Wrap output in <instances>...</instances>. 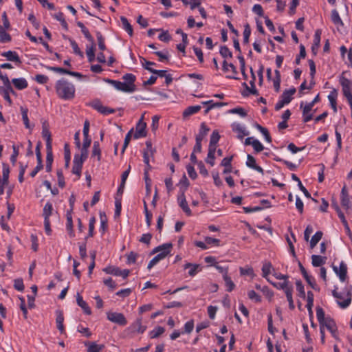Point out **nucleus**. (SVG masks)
Masks as SVG:
<instances>
[{
    "instance_id": "nucleus-27",
    "label": "nucleus",
    "mask_w": 352,
    "mask_h": 352,
    "mask_svg": "<svg viewBox=\"0 0 352 352\" xmlns=\"http://www.w3.org/2000/svg\"><path fill=\"white\" fill-rule=\"evenodd\" d=\"M232 158H233V157L230 156V157H224L222 160V161L221 162V166H222L225 168L223 171V174H227V173H230L232 172L231 162H232Z\"/></svg>"
},
{
    "instance_id": "nucleus-62",
    "label": "nucleus",
    "mask_w": 352,
    "mask_h": 352,
    "mask_svg": "<svg viewBox=\"0 0 352 352\" xmlns=\"http://www.w3.org/2000/svg\"><path fill=\"white\" fill-rule=\"evenodd\" d=\"M296 290L298 292L299 296L301 298H305V292L304 286H303L302 282L300 280H298V281H296Z\"/></svg>"
},
{
    "instance_id": "nucleus-10",
    "label": "nucleus",
    "mask_w": 352,
    "mask_h": 352,
    "mask_svg": "<svg viewBox=\"0 0 352 352\" xmlns=\"http://www.w3.org/2000/svg\"><path fill=\"white\" fill-rule=\"evenodd\" d=\"M146 124L143 121V116L140 119L138 122L136 124V130L135 133L133 134L134 139H139L141 138L146 137Z\"/></svg>"
},
{
    "instance_id": "nucleus-26",
    "label": "nucleus",
    "mask_w": 352,
    "mask_h": 352,
    "mask_svg": "<svg viewBox=\"0 0 352 352\" xmlns=\"http://www.w3.org/2000/svg\"><path fill=\"white\" fill-rule=\"evenodd\" d=\"M12 82L19 90L24 89L28 86V83L24 78H13Z\"/></svg>"
},
{
    "instance_id": "nucleus-57",
    "label": "nucleus",
    "mask_w": 352,
    "mask_h": 352,
    "mask_svg": "<svg viewBox=\"0 0 352 352\" xmlns=\"http://www.w3.org/2000/svg\"><path fill=\"white\" fill-rule=\"evenodd\" d=\"M21 115H22V119L23 121V123L27 129H30V122L28 116V109L21 108Z\"/></svg>"
},
{
    "instance_id": "nucleus-54",
    "label": "nucleus",
    "mask_w": 352,
    "mask_h": 352,
    "mask_svg": "<svg viewBox=\"0 0 352 352\" xmlns=\"http://www.w3.org/2000/svg\"><path fill=\"white\" fill-rule=\"evenodd\" d=\"M138 257V254L134 252H131L126 255V263L128 265L134 264Z\"/></svg>"
},
{
    "instance_id": "nucleus-11",
    "label": "nucleus",
    "mask_w": 352,
    "mask_h": 352,
    "mask_svg": "<svg viewBox=\"0 0 352 352\" xmlns=\"http://www.w3.org/2000/svg\"><path fill=\"white\" fill-rule=\"evenodd\" d=\"M300 108L302 109V119L304 122H308L313 118V114L311 113L312 107L308 104L301 102Z\"/></svg>"
},
{
    "instance_id": "nucleus-42",
    "label": "nucleus",
    "mask_w": 352,
    "mask_h": 352,
    "mask_svg": "<svg viewBox=\"0 0 352 352\" xmlns=\"http://www.w3.org/2000/svg\"><path fill=\"white\" fill-rule=\"evenodd\" d=\"M47 157H46V171L50 172L52 170V165L53 162V155L52 153V150H47Z\"/></svg>"
},
{
    "instance_id": "nucleus-4",
    "label": "nucleus",
    "mask_w": 352,
    "mask_h": 352,
    "mask_svg": "<svg viewBox=\"0 0 352 352\" xmlns=\"http://www.w3.org/2000/svg\"><path fill=\"white\" fill-rule=\"evenodd\" d=\"M339 82L342 86V93L344 96L346 98L351 109H352V82L349 79L342 75L340 77Z\"/></svg>"
},
{
    "instance_id": "nucleus-3",
    "label": "nucleus",
    "mask_w": 352,
    "mask_h": 352,
    "mask_svg": "<svg viewBox=\"0 0 352 352\" xmlns=\"http://www.w3.org/2000/svg\"><path fill=\"white\" fill-rule=\"evenodd\" d=\"M146 329V326L142 325V320L137 319L124 331V335L126 338H132L136 333H143Z\"/></svg>"
},
{
    "instance_id": "nucleus-51",
    "label": "nucleus",
    "mask_w": 352,
    "mask_h": 352,
    "mask_svg": "<svg viewBox=\"0 0 352 352\" xmlns=\"http://www.w3.org/2000/svg\"><path fill=\"white\" fill-rule=\"evenodd\" d=\"M133 129H131L126 135L125 136V138H124V144H123V146H122V153H124L126 148H127L130 141H131V135H132V133H133Z\"/></svg>"
},
{
    "instance_id": "nucleus-30",
    "label": "nucleus",
    "mask_w": 352,
    "mask_h": 352,
    "mask_svg": "<svg viewBox=\"0 0 352 352\" xmlns=\"http://www.w3.org/2000/svg\"><path fill=\"white\" fill-rule=\"evenodd\" d=\"M85 346H87V352H100L103 348L104 345L102 344H98L96 342H85Z\"/></svg>"
},
{
    "instance_id": "nucleus-18",
    "label": "nucleus",
    "mask_w": 352,
    "mask_h": 352,
    "mask_svg": "<svg viewBox=\"0 0 352 352\" xmlns=\"http://www.w3.org/2000/svg\"><path fill=\"white\" fill-rule=\"evenodd\" d=\"M122 79L124 80V82L131 89V92H134L135 91V76L133 74H126L122 76Z\"/></svg>"
},
{
    "instance_id": "nucleus-55",
    "label": "nucleus",
    "mask_w": 352,
    "mask_h": 352,
    "mask_svg": "<svg viewBox=\"0 0 352 352\" xmlns=\"http://www.w3.org/2000/svg\"><path fill=\"white\" fill-rule=\"evenodd\" d=\"M252 146L254 150L255 151V152H256V153H259L264 149L263 145L257 139H254V140H253V142H252Z\"/></svg>"
},
{
    "instance_id": "nucleus-47",
    "label": "nucleus",
    "mask_w": 352,
    "mask_h": 352,
    "mask_svg": "<svg viewBox=\"0 0 352 352\" xmlns=\"http://www.w3.org/2000/svg\"><path fill=\"white\" fill-rule=\"evenodd\" d=\"M11 41V36L5 30L0 26V41L1 43H8Z\"/></svg>"
},
{
    "instance_id": "nucleus-32",
    "label": "nucleus",
    "mask_w": 352,
    "mask_h": 352,
    "mask_svg": "<svg viewBox=\"0 0 352 352\" xmlns=\"http://www.w3.org/2000/svg\"><path fill=\"white\" fill-rule=\"evenodd\" d=\"M326 257H323L319 255L311 256V263L314 267H320L325 263Z\"/></svg>"
},
{
    "instance_id": "nucleus-50",
    "label": "nucleus",
    "mask_w": 352,
    "mask_h": 352,
    "mask_svg": "<svg viewBox=\"0 0 352 352\" xmlns=\"http://www.w3.org/2000/svg\"><path fill=\"white\" fill-rule=\"evenodd\" d=\"M316 317L319 322V324H322V322L327 319V317H325L324 311L322 309V308L320 307H318L316 308Z\"/></svg>"
},
{
    "instance_id": "nucleus-20",
    "label": "nucleus",
    "mask_w": 352,
    "mask_h": 352,
    "mask_svg": "<svg viewBox=\"0 0 352 352\" xmlns=\"http://www.w3.org/2000/svg\"><path fill=\"white\" fill-rule=\"evenodd\" d=\"M83 162H82L81 160H78L77 154L74 155L73 161L72 173L78 176V178H79L80 176Z\"/></svg>"
},
{
    "instance_id": "nucleus-61",
    "label": "nucleus",
    "mask_w": 352,
    "mask_h": 352,
    "mask_svg": "<svg viewBox=\"0 0 352 352\" xmlns=\"http://www.w3.org/2000/svg\"><path fill=\"white\" fill-rule=\"evenodd\" d=\"M229 112L230 113H233V114H238L239 116H240L242 118L246 116V115H247L244 109H243L241 107L232 109L229 111Z\"/></svg>"
},
{
    "instance_id": "nucleus-2",
    "label": "nucleus",
    "mask_w": 352,
    "mask_h": 352,
    "mask_svg": "<svg viewBox=\"0 0 352 352\" xmlns=\"http://www.w3.org/2000/svg\"><path fill=\"white\" fill-rule=\"evenodd\" d=\"M332 295L336 298L339 307L342 309H346L351 303L352 285L347 282L342 292H338V287L334 286Z\"/></svg>"
},
{
    "instance_id": "nucleus-58",
    "label": "nucleus",
    "mask_w": 352,
    "mask_h": 352,
    "mask_svg": "<svg viewBox=\"0 0 352 352\" xmlns=\"http://www.w3.org/2000/svg\"><path fill=\"white\" fill-rule=\"evenodd\" d=\"M248 298L254 300L256 302H259L261 301V297L257 294L254 290H250L248 292Z\"/></svg>"
},
{
    "instance_id": "nucleus-40",
    "label": "nucleus",
    "mask_w": 352,
    "mask_h": 352,
    "mask_svg": "<svg viewBox=\"0 0 352 352\" xmlns=\"http://www.w3.org/2000/svg\"><path fill=\"white\" fill-rule=\"evenodd\" d=\"M69 42L72 47L74 53L82 58L84 56L83 53L79 48L77 43L72 38H69Z\"/></svg>"
},
{
    "instance_id": "nucleus-24",
    "label": "nucleus",
    "mask_w": 352,
    "mask_h": 352,
    "mask_svg": "<svg viewBox=\"0 0 352 352\" xmlns=\"http://www.w3.org/2000/svg\"><path fill=\"white\" fill-rule=\"evenodd\" d=\"M296 93V89L292 87L289 89L285 90L280 98H281L285 103L289 104L292 100V96Z\"/></svg>"
},
{
    "instance_id": "nucleus-64",
    "label": "nucleus",
    "mask_w": 352,
    "mask_h": 352,
    "mask_svg": "<svg viewBox=\"0 0 352 352\" xmlns=\"http://www.w3.org/2000/svg\"><path fill=\"white\" fill-rule=\"evenodd\" d=\"M155 54L159 57V60L161 62L168 60L169 57L168 52L167 51H157L155 52Z\"/></svg>"
},
{
    "instance_id": "nucleus-38",
    "label": "nucleus",
    "mask_w": 352,
    "mask_h": 352,
    "mask_svg": "<svg viewBox=\"0 0 352 352\" xmlns=\"http://www.w3.org/2000/svg\"><path fill=\"white\" fill-rule=\"evenodd\" d=\"M52 204L50 202L46 203L43 210V216L44 217V219H50V217L52 214Z\"/></svg>"
},
{
    "instance_id": "nucleus-19",
    "label": "nucleus",
    "mask_w": 352,
    "mask_h": 352,
    "mask_svg": "<svg viewBox=\"0 0 352 352\" xmlns=\"http://www.w3.org/2000/svg\"><path fill=\"white\" fill-rule=\"evenodd\" d=\"M246 166L252 169L256 170L262 175L264 174V170L262 167L256 165L255 158L250 154L247 155Z\"/></svg>"
},
{
    "instance_id": "nucleus-56",
    "label": "nucleus",
    "mask_w": 352,
    "mask_h": 352,
    "mask_svg": "<svg viewBox=\"0 0 352 352\" xmlns=\"http://www.w3.org/2000/svg\"><path fill=\"white\" fill-rule=\"evenodd\" d=\"M219 53L223 58H232V52L226 46H221L219 50Z\"/></svg>"
},
{
    "instance_id": "nucleus-13",
    "label": "nucleus",
    "mask_w": 352,
    "mask_h": 352,
    "mask_svg": "<svg viewBox=\"0 0 352 352\" xmlns=\"http://www.w3.org/2000/svg\"><path fill=\"white\" fill-rule=\"evenodd\" d=\"M232 128L234 132L237 133V138L239 140H243L245 136L249 135V131L245 129L244 125L240 123H234L232 125Z\"/></svg>"
},
{
    "instance_id": "nucleus-37",
    "label": "nucleus",
    "mask_w": 352,
    "mask_h": 352,
    "mask_svg": "<svg viewBox=\"0 0 352 352\" xmlns=\"http://www.w3.org/2000/svg\"><path fill=\"white\" fill-rule=\"evenodd\" d=\"M86 54L89 62L91 63L95 60L94 43H91V46H87Z\"/></svg>"
},
{
    "instance_id": "nucleus-5",
    "label": "nucleus",
    "mask_w": 352,
    "mask_h": 352,
    "mask_svg": "<svg viewBox=\"0 0 352 352\" xmlns=\"http://www.w3.org/2000/svg\"><path fill=\"white\" fill-rule=\"evenodd\" d=\"M320 328L324 330L326 328L335 339H338V328L336 322L330 316H327V319L320 324Z\"/></svg>"
},
{
    "instance_id": "nucleus-60",
    "label": "nucleus",
    "mask_w": 352,
    "mask_h": 352,
    "mask_svg": "<svg viewBox=\"0 0 352 352\" xmlns=\"http://www.w3.org/2000/svg\"><path fill=\"white\" fill-rule=\"evenodd\" d=\"M229 69H230L232 70L233 74H237V71H236V67L232 63L228 64L226 62V60H224L223 62V70L225 71V72H227V71H228Z\"/></svg>"
},
{
    "instance_id": "nucleus-8",
    "label": "nucleus",
    "mask_w": 352,
    "mask_h": 352,
    "mask_svg": "<svg viewBox=\"0 0 352 352\" xmlns=\"http://www.w3.org/2000/svg\"><path fill=\"white\" fill-rule=\"evenodd\" d=\"M104 81L111 85L116 90L125 93H132L131 89L124 82L104 78Z\"/></svg>"
},
{
    "instance_id": "nucleus-45",
    "label": "nucleus",
    "mask_w": 352,
    "mask_h": 352,
    "mask_svg": "<svg viewBox=\"0 0 352 352\" xmlns=\"http://www.w3.org/2000/svg\"><path fill=\"white\" fill-rule=\"evenodd\" d=\"M314 305V294L312 292H307V308L309 314H312V307Z\"/></svg>"
},
{
    "instance_id": "nucleus-59",
    "label": "nucleus",
    "mask_w": 352,
    "mask_h": 352,
    "mask_svg": "<svg viewBox=\"0 0 352 352\" xmlns=\"http://www.w3.org/2000/svg\"><path fill=\"white\" fill-rule=\"evenodd\" d=\"M219 139H220V135H219L218 131L214 130V131H213V132L212 133V134L210 135V143L211 144H217L218 143V142L219 141Z\"/></svg>"
},
{
    "instance_id": "nucleus-48",
    "label": "nucleus",
    "mask_w": 352,
    "mask_h": 352,
    "mask_svg": "<svg viewBox=\"0 0 352 352\" xmlns=\"http://www.w3.org/2000/svg\"><path fill=\"white\" fill-rule=\"evenodd\" d=\"M272 266L269 262L265 263L262 267V276L267 279V276L271 273Z\"/></svg>"
},
{
    "instance_id": "nucleus-35",
    "label": "nucleus",
    "mask_w": 352,
    "mask_h": 352,
    "mask_svg": "<svg viewBox=\"0 0 352 352\" xmlns=\"http://www.w3.org/2000/svg\"><path fill=\"white\" fill-rule=\"evenodd\" d=\"M201 109V106L195 105V106H190L186 108L183 112L184 117H188L195 113L199 112Z\"/></svg>"
},
{
    "instance_id": "nucleus-28",
    "label": "nucleus",
    "mask_w": 352,
    "mask_h": 352,
    "mask_svg": "<svg viewBox=\"0 0 352 352\" xmlns=\"http://www.w3.org/2000/svg\"><path fill=\"white\" fill-rule=\"evenodd\" d=\"M120 21L122 23V29H124L130 36H132L133 34V28L129 22L128 19L125 16H121Z\"/></svg>"
},
{
    "instance_id": "nucleus-53",
    "label": "nucleus",
    "mask_w": 352,
    "mask_h": 352,
    "mask_svg": "<svg viewBox=\"0 0 352 352\" xmlns=\"http://www.w3.org/2000/svg\"><path fill=\"white\" fill-rule=\"evenodd\" d=\"M250 34H251V28L248 24H245L244 25V30H243V43H248Z\"/></svg>"
},
{
    "instance_id": "nucleus-15",
    "label": "nucleus",
    "mask_w": 352,
    "mask_h": 352,
    "mask_svg": "<svg viewBox=\"0 0 352 352\" xmlns=\"http://www.w3.org/2000/svg\"><path fill=\"white\" fill-rule=\"evenodd\" d=\"M56 314V327L58 331L61 334H63L65 333V327L63 325L64 322V316H63V311L60 309H57L55 311Z\"/></svg>"
},
{
    "instance_id": "nucleus-6",
    "label": "nucleus",
    "mask_w": 352,
    "mask_h": 352,
    "mask_svg": "<svg viewBox=\"0 0 352 352\" xmlns=\"http://www.w3.org/2000/svg\"><path fill=\"white\" fill-rule=\"evenodd\" d=\"M333 270L338 276L340 282L344 283L347 278V266L344 261L340 263L339 267L333 265Z\"/></svg>"
},
{
    "instance_id": "nucleus-21",
    "label": "nucleus",
    "mask_w": 352,
    "mask_h": 352,
    "mask_svg": "<svg viewBox=\"0 0 352 352\" xmlns=\"http://www.w3.org/2000/svg\"><path fill=\"white\" fill-rule=\"evenodd\" d=\"M76 302L78 305L82 308V309L86 314H91V309L88 306L87 303L82 299V297L80 296L79 293H78L76 295Z\"/></svg>"
},
{
    "instance_id": "nucleus-31",
    "label": "nucleus",
    "mask_w": 352,
    "mask_h": 352,
    "mask_svg": "<svg viewBox=\"0 0 352 352\" xmlns=\"http://www.w3.org/2000/svg\"><path fill=\"white\" fill-rule=\"evenodd\" d=\"M14 94V91L11 87V89H8V87H0V94L2 95L3 98L9 102L10 104H12V100L10 97V94Z\"/></svg>"
},
{
    "instance_id": "nucleus-63",
    "label": "nucleus",
    "mask_w": 352,
    "mask_h": 352,
    "mask_svg": "<svg viewBox=\"0 0 352 352\" xmlns=\"http://www.w3.org/2000/svg\"><path fill=\"white\" fill-rule=\"evenodd\" d=\"M214 267L223 275V278L226 276L228 273V266H222L217 264H214Z\"/></svg>"
},
{
    "instance_id": "nucleus-22",
    "label": "nucleus",
    "mask_w": 352,
    "mask_h": 352,
    "mask_svg": "<svg viewBox=\"0 0 352 352\" xmlns=\"http://www.w3.org/2000/svg\"><path fill=\"white\" fill-rule=\"evenodd\" d=\"M42 136L46 140L47 150H52L51 133L46 126H43Z\"/></svg>"
},
{
    "instance_id": "nucleus-43",
    "label": "nucleus",
    "mask_w": 352,
    "mask_h": 352,
    "mask_svg": "<svg viewBox=\"0 0 352 352\" xmlns=\"http://www.w3.org/2000/svg\"><path fill=\"white\" fill-rule=\"evenodd\" d=\"M164 332V328L162 327H157L149 332L150 338L153 339L159 337Z\"/></svg>"
},
{
    "instance_id": "nucleus-23",
    "label": "nucleus",
    "mask_w": 352,
    "mask_h": 352,
    "mask_svg": "<svg viewBox=\"0 0 352 352\" xmlns=\"http://www.w3.org/2000/svg\"><path fill=\"white\" fill-rule=\"evenodd\" d=\"M172 248L171 243H165L162 245L158 246L154 249L153 252H158L160 254L164 255L166 257L170 252V248Z\"/></svg>"
},
{
    "instance_id": "nucleus-41",
    "label": "nucleus",
    "mask_w": 352,
    "mask_h": 352,
    "mask_svg": "<svg viewBox=\"0 0 352 352\" xmlns=\"http://www.w3.org/2000/svg\"><path fill=\"white\" fill-rule=\"evenodd\" d=\"M202 104L204 105H208V107L206 111V112H208L210 110H211L215 107H221L224 105V103L214 102L213 100L205 101V102H203Z\"/></svg>"
},
{
    "instance_id": "nucleus-34",
    "label": "nucleus",
    "mask_w": 352,
    "mask_h": 352,
    "mask_svg": "<svg viewBox=\"0 0 352 352\" xmlns=\"http://www.w3.org/2000/svg\"><path fill=\"white\" fill-rule=\"evenodd\" d=\"M100 226L99 231L103 234L107 229V218L104 212H100Z\"/></svg>"
},
{
    "instance_id": "nucleus-12",
    "label": "nucleus",
    "mask_w": 352,
    "mask_h": 352,
    "mask_svg": "<svg viewBox=\"0 0 352 352\" xmlns=\"http://www.w3.org/2000/svg\"><path fill=\"white\" fill-rule=\"evenodd\" d=\"M1 56L5 57L7 60L14 62L17 66L21 64V60L17 52L15 51H7L1 53Z\"/></svg>"
},
{
    "instance_id": "nucleus-46",
    "label": "nucleus",
    "mask_w": 352,
    "mask_h": 352,
    "mask_svg": "<svg viewBox=\"0 0 352 352\" xmlns=\"http://www.w3.org/2000/svg\"><path fill=\"white\" fill-rule=\"evenodd\" d=\"M300 269L302 272V274L303 275V277L305 278L307 282L313 287L314 288L313 285V281H314V278L309 276L307 272H306L305 269L303 267V266L300 264Z\"/></svg>"
},
{
    "instance_id": "nucleus-39",
    "label": "nucleus",
    "mask_w": 352,
    "mask_h": 352,
    "mask_svg": "<svg viewBox=\"0 0 352 352\" xmlns=\"http://www.w3.org/2000/svg\"><path fill=\"white\" fill-rule=\"evenodd\" d=\"M331 21L336 25H343V22L336 10H333L331 12Z\"/></svg>"
},
{
    "instance_id": "nucleus-14",
    "label": "nucleus",
    "mask_w": 352,
    "mask_h": 352,
    "mask_svg": "<svg viewBox=\"0 0 352 352\" xmlns=\"http://www.w3.org/2000/svg\"><path fill=\"white\" fill-rule=\"evenodd\" d=\"M177 202L179 206V207L183 210V211L188 215L190 216L192 212L188 207V203L186 199V197L184 195V192H182L180 195L177 197Z\"/></svg>"
},
{
    "instance_id": "nucleus-33",
    "label": "nucleus",
    "mask_w": 352,
    "mask_h": 352,
    "mask_svg": "<svg viewBox=\"0 0 352 352\" xmlns=\"http://www.w3.org/2000/svg\"><path fill=\"white\" fill-rule=\"evenodd\" d=\"M267 280L276 288L278 289H282L284 291V292L292 287V285L290 284L288 280H284L283 283H273L270 281L269 279H267Z\"/></svg>"
},
{
    "instance_id": "nucleus-7",
    "label": "nucleus",
    "mask_w": 352,
    "mask_h": 352,
    "mask_svg": "<svg viewBox=\"0 0 352 352\" xmlns=\"http://www.w3.org/2000/svg\"><path fill=\"white\" fill-rule=\"evenodd\" d=\"M107 318L109 321L121 326H124L127 324V320L122 313L108 312L107 314Z\"/></svg>"
},
{
    "instance_id": "nucleus-17",
    "label": "nucleus",
    "mask_w": 352,
    "mask_h": 352,
    "mask_svg": "<svg viewBox=\"0 0 352 352\" xmlns=\"http://www.w3.org/2000/svg\"><path fill=\"white\" fill-rule=\"evenodd\" d=\"M210 131V128L206 125L205 122H202L200 124V129L199 133L196 135L195 141L202 142Z\"/></svg>"
},
{
    "instance_id": "nucleus-49",
    "label": "nucleus",
    "mask_w": 352,
    "mask_h": 352,
    "mask_svg": "<svg viewBox=\"0 0 352 352\" xmlns=\"http://www.w3.org/2000/svg\"><path fill=\"white\" fill-rule=\"evenodd\" d=\"M336 212L338 213V217L341 220V221H342V224L344 225V228L347 230L349 231L350 230H349V224L347 223V221L346 220V218L344 217V213L341 211V210L340 209V208L338 206L336 207Z\"/></svg>"
},
{
    "instance_id": "nucleus-9",
    "label": "nucleus",
    "mask_w": 352,
    "mask_h": 352,
    "mask_svg": "<svg viewBox=\"0 0 352 352\" xmlns=\"http://www.w3.org/2000/svg\"><path fill=\"white\" fill-rule=\"evenodd\" d=\"M103 270L107 274H113L116 276H122L123 278H127L130 273L129 270H121L120 268L113 266L107 267Z\"/></svg>"
},
{
    "instance_id": "nucleus-16",
    "label": "nucleus",
    "mask_w": 352,
    "mask_h": 352,
    "mask_svg": "<svg viewBox=\"0 0 352 352\" xmlns=\"http://www.w3.org/2000/svg\"><path fill=\"white\" fill-rule=\"evenodd\" d=\"M341 204L346 210H349L351 207L350 197L345 186L341 191Z\"/></svg>"
},
{
    "instance_id": "nucleus-52",
    "label": "nucleus",
    "mask_w": 352,
    "mask_h": 352,
    "mask_svg": "<svg viewBox=\"0 0 352 352\" xmlns=\"http://www.w3.org/2000/svg\"><path fill=\"white\" fill-rule=\"evenodd\" d=\"M97 40H98V44L99 49L101 51H104L106 50V46L104 43V38L102 36V34L100 32H98L96 33Z\"/></svg>"
},
{
    "instance_id": "nucleus-29",
    "label": "nucleus",
    "mask_w": 352,
    "mask_h": 352,
    "mask_svg": "<svg viewBox=\"0 0 352 352\" xmlns=\"http://www.w3.org/2000/svg\"><path fill=\"white\" fill-rule=\"evenodd\" d=\"M184 269H189L188 274L190 276H195L199 270V265L187 263L184 266Z\"/></svg>"
},
{
    "instance_id": "nucleus-1",
    "label": "nucleus",
    "mask_w": 352,
    "mask_h": 352,
    "mask_svg": "<svg viewBox=\"0 0 352 352\" xmlns=\"http://www.w3.org/2000/svg\"><path fill=\"white\" fill-rule=\"evenodd\" d=\"M55 90L57 96L64 100H71L75 97L76 88L74 85L65 78L56 81Z\"/></svg>"
},
{
    "instance_id": "nucleus-36",
    "label": "nucleus",
    "mask_w": 352,
    "mask_h": 352,
    "mask_svg": "<svg viewBox=\"0 0 352 352\" xmlns=\"http://www.w3.org/2000/svg\"><path fill=\"white\" fill-rule=\"evenodd\" d=\"M92 157H96L98 161H100L101 160V150L100 148V144L98 141H95L94 142L93 148H92Z\"/></svg>"
},
{
    "instance_id": "nucleus-25",
    "label": "nucleus",
    "mask_w": 352,
    "mask_h": 352,
    "mask_svg": "<svg viewBox=\"0 0 352 352\" xmlns=\"http://www.w3.org/2000/svg\"><path fill=\"white\" fill-rule=\"evenodd\" d=\"M321 30H316L314 34V43L311 47L312 52L316 54L320 45Z\"/></svg>"
},
{
    "instance_id": "nucleus-44",
    "label": "nucleus",
    "mask_w": 352,
    "mask_h": 352,
    "mask_svg": "<svg viewBox=\"0 0 352 352\" xmlns=\"http://www.w3.org/2000/svg\"><path fill=\"white\" fill-rule=\"evenodd\" d=\"M223 280L225 281V285L226 287V290L229 292H232L234 287L235 285L232 280L231 278L227 275L226 276L223 277Z\"/></svg>"
}]
</instances>
